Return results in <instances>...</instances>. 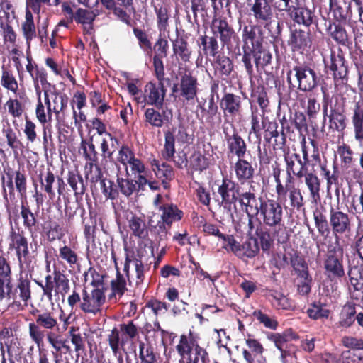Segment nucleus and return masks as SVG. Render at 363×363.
I'll use <instances>...</instances> for the list:
<instances>
[{
    "mask_svg": "<svg viewBox=\"0 0 363 363\" xmlns=\"http://www.w3.org/2000/svg\"><path fill=\"white\" fill-rule=\"evenodd\" d=\"M32 315L35 316V323H29V335L32 340L40 345L46 335L45 331L48 333L58 330L59 324L53 313H40L38 310H35L32 312Z\"/></svg>",
    "mask_w": 363,
    "mask_h": 363,
    "instance_id": "f257e3e1",
    "label": "nucleus"
},
{
    "mask_svg": "<svg viewBox=\"0 0 363 363\" xmlns=\"http://www.w3.org/2000/svg\"><path fill=\"white\" fill-rule=\"evenodd\" d=\"M272 54L260 41L257 40L253 48H245V52L242 55V61L245 65L247 73L251 76L254 72L252 60L253 59L257 71L263 69L265 66L270 64L272 61Z\"/></svg>",
    "mask_w": 363,
    "mask_h": 363,
    "instance_id": "f03ea898",
    "label": "nucleus"
},
{
    "mask_svg": "<svg viewBox=\"0 0 363 363\" xmlns=\"http://www.w3.org/2000/svg\"><path fill=\"white\" fill-rule=\"evenodd\" d=\"M250 10L257 23H265L264 27L268 28L272 36L278 38L281 35L282 23L278 21H272L273 11L267 0H255Z\"/></svg>",
    "mask_w": 363,
    "mask_h": 363,
    "instance_id": "7ed1b4c3",
    "label": "nucleus"
},
{
    "mask_svg": "<svg viewBox=\"0 0 363 363\" xmlns=\"http://www.w3.org/2000/svg\"><path fill=\"white\" fill-rule=\"evenodd\" d=\"M342 253L343 250L337 240L335 245H328L323 262L325 274L328 278H340L345 275Z\"/></svg>",
    "mask_w": 363,
    "mask_h": 363,
    "instance_id": "20e7f679",
    "label": "nucleus"
},
{
    "mask_svg": "<svg viewBox=\"0 0 363 363\" xmlns=\"http://www.w3.org/2000/svg\"><path fill=\"white\" fill-rule=\"evenodd\" d=\"M278 199L277 201L268 199L261 201L260 215L262 216L263 223L272 228H280L282 225L284 211Z\"/></svg>",
    "mask_w": 363,
    "mask_h": 363,
    "instance_id": "39448f33",
    "label": "nucleus"
},
{
    "mask_svg": "<svg viewBox=\"0 0 363 363\" xmlns=\"http://www.w3.org/2000/svg\"><path fill=\"white\" fill-rule=\"evenodd\" d=\"M30 298V281L27 278L21 277L18 279L14 289H12V284H11L8 288L1 291L0 295L1 301L6 298L12 301L13 304L18 306L21 305V302L23 303L24 306H27Z\"/></svg>",
    "mask_w": 363,
    "mask_h": 363,
    "instance_id": "423d86ee",
    "label": "nucleus"
},
{
    "mask_svg": "<svg viewBox=\"0 0 363 363\" xmlns=\"http://www.w3.org/2000/svg\"><path fill=\"white\" fill-rule=\"evenodd\" d=\"M292 75L296 79L298 89L303 91H311L317 85V76L314 70L303 67H295L287 73V80L289 85L295 87L291 81Z\"/></svg>",
    "mask_w": 363,
    "mask_h": 363,
    "instance_id": "0eeeda50",
    "label": "nucleus"
},
{
    "mask_svg": "<svg viewBox=\"0 0 363 363\" xmlns=\"http://www.w3.org/2000/svg\"><path fill=\"white\" fill-rule=\"evenodd\" d=\"M223 133L228 144L229 152L238 157V160L245 157L247 152V145L232 123L223 125Z\"/></svg>",
    "mask_w": 363,
    "mask_h": 363,
    "instance_id": "6e6552de",
    "label": "nucleus"
},
{
    "mask_svg": "<svg viewBox=\"0 0 363 363\" xmlns=\"http://www.w3.org/2000/svg\"><path fill=\"white\" fill-rule=\"evenodd\" d=\"M105 300L106 296L102 290L96 289L88 291L84 289L79 308L86 313L96 315L101 311V307L105 303Z\"/></svg>",
    "mask_w": 363,
    "mask_h": 363,
    "instance_id": "1a4fd4ad",
    "label": "nucleus"
},
{
    "mask_svg": "<svg viewBox=\"0 0 363 363\" xmlns=\"http://www.w3.org/2000/svg\"><path fill=\"white\" fill-rule=\"evenodd\" d=\"M284 161L286 162V171L287 173L286 183H291L292 175L298 179H301L308 172V167L306 161H303L299 154L296 152H284Z\"/></svg>",
    "mask_w": 363,
    "mask_h": 363,
    "instance_id": "9d476101",
    "label": "nucleus"
},
{
    "mask_svg": "<svg viewBox=\"0 0 363 363\" xmlns=\"http://www.w3.org/2000/svg\"><path fill=\"white\" fill-rule=\"evenodd\" d=\"M211 30L213 36L220 38L223 46H227L229 48L231 45V40L236 34L227 21L224 18L214 17L212 20Z\"/></svg>",
    "mask_w": 363,
    "mask_h": 363,
    "instance_id": "9b49d317",
    "label": "nucleus"
},
{
    "mask_svg": "<svg viewBox=\"0 0 363 363\" xmlns=\"http://www.w3.org/2000/svg\"><path fill=\"white\" fill-rule=\"evenodd\" d=\"M166 91L163 81H159L158 85L148 82L145 87V99L147 104L161 108L164 104Z\"/></svg>",
    "mask_w": 363,
    "mask_h": 363,
    "instance_id": "f8f14e48",
    "label": "nucleus"
},
{
    "mask_svg": "<svg viewBox=\"0 0 363 363\" xmlns=\"http://www.w3.org/2000/svg\"><path fill=\"white\" fill-rule=\"evenodd\" d=\"M330 225L335 235L350 233L351 219L347 213L331 208L330 211Z\"/></svg>",
    "mask_w": 363,
    "mask_h": 363,
    "instance_id": "ddd939ff",
    "label": "nucleus"
},
{
    "mask_svg": "<svg viewBox=\"0 0 363 363\" xmlns=\"http://www.w3.org/2000/svg\"><path fill=\"white\" fill-rule=\"evenodd\" d=\"M218 192L221 196L224 208L228 209L230 216L233 217L230 206L238 200V196H239L237 184L230 179H223L222 184L218 186Z\"/></svg>",
    "mask_w": 363,
    "mask_h": 363,
    "instance_id": "4468645a",
    "label": "nucleus"
},
{
    "mask_svg": "<svg viewBox=\"0 0 363 363\" xmlns=\"http://www.w3.org/2000/svg\"><path fill=\"white\" fill-rule=\"evenodd\" d=\"M287 43L292 51H304L311 44L310 33L308 30L291 28Z\"/></svg>",
    "mask_w": 363,
    "mask_h": 363,
    "instance_id": "2eb2a0df",
    "label": "nucleus"
},
{
    "mask_svg": "<svg viewBox=\"0 0 363 363\" xmlns=\"http://www.w3.org/2000/svg\"><path fill=\"white\" fill-rule=\"evenodd\" d=\"M180 95L186 101L193 100L197 94V79L192 76L191 73L185 70L184 73L180 72Z\"/></svg>",
    "mask_w": 363,
    "mask_h": 363,
    "instance_id": "dca6fc26",
    "label": "nucleus"
},
{
    "mask_svg": "<svg viewBox=\"0 0 363 363\" xmlns=\"http://www.w3.org/2000/svg\"><path fill=\"white\" fill-rule=\"evenodd\" d=\"M325 64L333 72L335 79H343L347 77L348 73L347 65L341 52L337 54L332 52L330 64L328 62H325Z\"/></svg>",
    "mask_w": 363,
    "mask_h": 363,
    "instance_id": "f3484780",
    "label": "nucleus"
},
{
    "mask_svg": "<svg viewBox=\"0 0 363 363\" xmlns=\"http://www.w3.org/2000/svg\"><path fill=\"white\" fill-rule=\"evenodd\" d=\"M258 203L256 196L250 191L245 192L239 195V201L242 206L245 207L247 215H257L261 211V198Z\"/></svg>",
    "mask_w": 363,
    "mask_h": 363,
    "instance_id": "a211bd4d",
    "label": "nucleus"
},
{
    "mask_svg": "<svg viewBox=\"0 0 363 363\" xmlns=\"http://www.w3.org/2000/svg\"><path fill=\"white\" fill-rule=\"evenodd\" d=\"M10 247H13L16 250L18 261L22 262V259L26 258L28 253L27 239L21 233L12 230L11 235Z\"/></svg>",
    "mask_w": 363,
    "mask_h": 363,
    "instance_id": "6ab92c4d",
    "label": "nucleus"
},
{
    "mask_svg": "<svg viewBox=\"0 0 363 363\" xmlns=\"http://www.w3.org/2000/svg\"><path fill=\"white\" fill-rule=\"evenodd\" d=\"M236 178L244 184L250 181L254 176L255 169L250 162L242 159L238 160L234 166Z\"/></svg>",
    "mask_w": 363,
    "mask_h": 363,
    "instance_id": "aec40b11",
    "label": "nucleus"
},
{
    "mask_svg": "<svg viewBox=\"0 0 363 363\" xmlns=\"http://www.w3.org/2000/svg\"><path fill=\"white\" fill-rule=\"evenodd\" d=\"M220 106L225 113L234 116L240 112L241 99L233 94H226L222 98Z\"/></svg>",
    "mask_w": 363,
    "mask_h": 363,
    "instance_id": "412c9836",
    "label": "nucleus"
},
{
    "mask_svg": "<svg viewBox=\"0 0 363 363\" xmlns=\"http://www.w3.org/2000/svg\"><path fill=\"white\" fill-rule=\"evenodd\" d=\"M352 123L354 127V138L356 140L363 141V105L356 103L353 109Z\"/></svg>",
    "mask_w": 363,
    "mask_h": 363,
    "instance_id": "4be33fe9",
    "label": "nucleus"
},
{
    "mask_svg": "<svg viewBox=\"0 0 363 363\" xmlns=\"http://www.w3.org/2000/svg\"><path fill=\"white\" fill-rule=\"evenodd\" d=\"M199 107L202 112L206 114V123L210 124L211 126H213L216 123L215 119L218 111V107L215 102L214 99H213V96H210L208 101L205 100L203 104H199ZM220 121L221 118L219 116L218 117L217 123H219Z\"/></svg>",
    "mask_w": 363,
    "mask_h": 363,
    "instance_id": "5701e85b",
    "label": "nucleus"
},
{
    "mask_svg": "<svg viewBox=\"0 0 363 363\" xmlns=\"http://www.w3.org/2000/svg\"><path fill=\"white\" fill-rule=\"evenodd\" d=\"M133 263L135 267V274H136V284H140L144 279V264L141 259V258H137L133 255H126L125 262L124 265V271L126 273V275L129 276V267L130 264Z\"/></svg>",
    "mask_w": 363,
    "mask_h": 363,
    "instance_id": "b1692460",
    "label": "nucleus"
},
{
    "mask_svg": "<svg viewBox=\"0 0 363 363\" xmlns=\"http://www.w3.org/2000/svg\"><path fill=\"white\" fill-rule=\"evenodd\" d=\"M291 18L297 23L309 26L313 23V15L311 10L296 6L289 12Z\"/></svg>",
    "mask_w": 363,
    "mask_h": 363,
    "instance_id": "393cba45",
    "label": "nucleus"
},
{
    "mask_svg": "<svg viewBox=\"0 0 363 363\" xmlns=\"http://www.w3.org/2000/svg\"><path fill=\"white\" fill-rule=\"evenodd\" d=\"M25 21L22 23L23 36L26 40L28 47H30V41L36 37L35 26L34 24L33 16L31 11L26 9Z\"/></svg>",
    "mask_w": 363,
    "mask_h": 363,
    "instance_id": "a878e982",
    "label": "nucleus"
},
{
    "mask_svg": "<svg viewBox=\"0 0 363 363\" xmlns=\"http://www.w3.org/2000/svg\"><path fill=\"white\" fill-rule=\"evenodd\" d=\"M303 177L305 179V184L309 190L311 198L316 201L320 199V179L316 174L312 172H306Z\"/></svg>",
    "mask_w": 363,
    "mask_h": 363,
    "instance_id": "bb28decb",
    "label": "nucleus"
},
{
    "mask_svg": "<svg viewBox=\"0 0 363 363\" xmlns=\"http://www.w3.org/2000/svg\"><path fill=\"white\" fill-rule=\"evenodd\" d=\"M173 52L184 62H189L192 53L188 43L183 38H177L173 42Z\"/></svg>",
    "mask_w": 363,
    "mask_h": 363,
    "instance_id": "cd10ccee",
    "label": "nucleus"
},
{
    "mask_svg": "<svg viewBox=\"0 0 363 363\" xmlns=\"http://www.w3.org/2000/svg\"><path fill=\"white\" fill-rule=\"evenodd\" d=\"M196 345L199 344L196 342L193 338L188 337L185 335H181L179 342L176 346L177 351L182 357V359L179 360V363H184V358L185 355H189L191 352L193 350H194Z\"/></svg>",
    "mask_w": 363,
    "mask_h": 363,
    "instance_id": "c85d7f7f",
    "label": "nucleus"
},
{
    "mask_svg": "<svg viewBox=\"0 0 363 363\" xmlns=\"http://www.w3.org/2000/svg\"><path fill=\"white\" fill-rule=\"evenodd\" d=\"M11 270L6 259L0 256V295L11 284Z\"/></svg>",
    "mask_w": 363,
    "mask_h": 363,
    "instance_id": "c756f323",
    "label": "nucleus"
},
{
    "mask_svg": "<svg viewBox=\"0 0 363 363\" xmlns=\"http://www.w3.org/2000/svg\"><path fill=\"white\" fill-rule=\"evenodd\" d=\"M152 166L153 171L155 172L156 176L162 179L163 183L164 180H172L174 177V171L172 167L166 163L160 164V162L153 160L151 162Z\"/></svg>",
    "mask_w": 363,
    "mask_h": 363,
    "instance_id": "7c9ffc66",
    "label": "nucleus"
},
{
    "mask_svg": "<svg viewBox=\"0 0 363 363\" xmlns=\"http://www.w3.org/2000/svg\"><path fill=\"white\" fill-rule=\"evenodd\" d=\"M259 251V247L257 239L250 237L240 245V254L238 257L252 258L258 254Z\"/></svg>",
    "mask_w": 363,
    "mask_h": 363,
    "instance_id": "2f4dec72",
    "label": "nucleus"
},
{
    "mask_svg": "<svg viewBox=\"0 0 363 363\" xmlns=\"http://www.w3.org/2000/svg\"><path fill=\"white\" fill-rule=\"evenodd\" d=\"M201 44L206 55L216 57L219 52V45L216 36L203 35L201 37Z\"/></svg>",
    "mask_w": 363,
    "mask_h": 363,
    "instance_id": "473e14b6",
    "label": "nucleus"
},
{
    "mask_svg": "<svg viewBox=\"0 0 363 363\" xmlns=\"http://www.w3.org/2000/svg\"><path fill=\"white\" fill-rule=\"evenodd\" d=\"M327 31L330 36L337 43L345 45L348 41V37L345 29L339 24L330 23Z\"/></svg>",
    "mask_w": 363,
    "mask_h": 363,
    "instance_id": "72a5a7b5",
    "label": "nucleus"
},
{
    "mask_svg": "<svg viewBox=\"0 0 363 363\" xmlns=\"http://www.w3.org/2000/svg\"><path fill=\"white\" fill-rule=\"evenodd\" d=\"M162 219L164 223L170 225L173 222L179 220L182 217V211L176 206L166 205L162 208Z\"/></svg>",
    "mask_w": 363,
    "mask_h": 363,
    "instance_id": "f704fd0d",
    "label": "nucleus"
},
{
    "mask_svg": "<svg viewBox=\"0 0 363 363\" xmlns=\"http://www.w3.org/2000/svg\"><path fill=\"white\" fill-rule=\"evenodd\" d=\"M67 182L74 191L75 195H82L85 191V186L82 176L77 171H69L67 174Z\"/></svg>",
    "mask_w": 363,
    "mask_h": 363,
    "instance_id": "c9c22d12",
    "label": "nucleus"
},
{
    "mask_svg": "<svg viewBox=\"0 0 363 363\" xmlns=\"http://www.w3.org/2000/svg\"><path fill=\"white\" fill-rule=\"evenodd\" d=\"M329 118V128L334 130L342 131L346 127L345 116L337 110H331Z\"/></svg>",
    "mask_w": 363,
    "mask_h": 363,
    "instance_id": "e433bc0d",
    "label": "nucleus"
},
{
    "mask_svg": "<svg viewBox=\"0 0 363 363\" xmlns=\"http://www.w3.org/2000/svg\"><path fill=\"white\" fill-rule=\"evenodd\" d=\"M1 84L5 89L16 93L18 89L17 80L14 77L11 71L2 66V75L1 78Z\"/></svg>",
    "mask_w": 363,
    "mask_h": 363,
    "instance_id": "4c0bfd02",
    "label": "nucleus"
},
{
    "mask_svg": "<svg viewBox=\"0 0 363 363\" xmlns=\"http://www.w3.org/2000/svg\"><path fill=\"white\" fill-rule=\"evenodd\" d=\"M128 226L132 230L133 234L140 238H143L147 235L145 223L142 218L133 216L128 220Z\"/></svg>",
    "mask_w": 363,
    "mask_h": 363,
    "instance_id": "58836bf2",
    "label": "nucleus"
},
{
    "mask_svg": "<svg viewBox=\"0 0 363 363\" xmlns=\"http://www.w3.org/2000/svg\"><path fill=\"white\" fill-rule=\"evenodd\" d=\"M286 194L289 193L290 206L296 210H300L304 205L303 197L299 189L294 186L287 185Z\"/></svg>",
    "mask_w": 363,
    "mask_h": 363,
    "instance_id": "ea45409f",
    "label": "nucleus"
},
{
    "mask_svg": "<svg viewBox=\"0 0 363 363\" xmlns=\"http://www.w3.org/2000/svg\"><path fill=\"white\" fill-rule=\"evenodd\" d=\"M115 143L118 144L116 138H113L110 133H106V138L102 140L101 143V155L104 158H111L116 150Z\"/></svg>",
    "mask_w": 363,
    "mask_h": 363,
    "instance_id": "a19ab883",
    "label": "nucleus"
},
{
    "mask_svg": "<svg viewBox=\"0 0 363 363\" xmlns=\"http://www.w3.org/2000/svg\"><path fill=\"white\" fill-rule=\"evenodd\" d=\"M273 177L274 178V182L276 184V194L277 198L280 202H286V190L287 185L290 183H286L284 185L280 179L281 169L279 168H275L273 170Z\"/></svg>",
    "mask_w": 363,
    "mask_h": 363,
    "instance_id": "79ce46f5",
    "label": "nucleus"
},
{
    "mask_svg": "<svg viewBox=\"0 0 363 363\" xmlns=\"http://www.w3.org/2000/svg\"><path fill=\"white\" fill-rule=\"evenodd\" d=\"M60 257L65 260L71 268L79 266V257L75 251L69 246L65 245L59 250Z\"/></svg>",
    "mask_w": 363,
    "mask_h": 363,
    "instance_id": "37998d69",
    "label": "nucleus"
},
{
    "mask_svg": "<svg viewBox=\"0 0 363 363\" xmlns=\"http://www.w3.org/2000/svg\"><path fill=\"white\" fill-rule=\"evenodd\" d=\"M21 216L23 219V224L26 228L32 232L38 225L37 219L33 213L28 206L22 205L21 207Z\"/></svg>",
    "mask_w": 363,
    "mask_h": 363,
    "instance_id": "c03bdc74",
    "label": "nucleus"
},
{
    "mask_svg": "<svg viewBox=\"0 0 363 363\" xmlns=\"http://www.w3.org/2000/svg\"><path fill=\"white\" fill-rule=\"evenodd\" d=\"M320 170L322 175L326 179L327 186L330 188L333 184H338L340 172L337 165L333 166V172H331L326 167L325 164H321Z\"/></svg>",
    "mask_w": 363,
    "mask_h": 363,
    "instance_id": "a18cd8bd",
    "label": "nucleus"
},
{
    "mask_svg": "<svg viewBox=\"0 0 363 363\" xmlns=\"http://www.w3.org/2000/svg\"><path fill=\"white\" fill-rule=\"evenodd\" d=\"M108 341L112 352L115 357L119 354L120 349L123 348L125 345L124 340H121L119 330L114 328L108 336Z\"/></svg>",
    "mask_w": 363,
    "mask_h": 363,
    "instance_id": "49530a36",
    "label": "nucleus"
},
{
    "mask_svg": "<svg viewBox=\"0 0 363 363\" xmlns=\"http://www.w3.org/2000/svg\"><path fill=\"white\" fill-rule=\"evenodd\" d=\"M216 68L221 75L229 76L233 71V65L231 60L224 55L216 56Z\"/></svg>",
    "mask_w": 363,
    "mask_h": 363,
    "instance_id": "de8ad7c7",
    "label": "nucleus"
},
{
    "mask_svg": "<svg viewBox=\"0 0 363 363\" xmlns=\"http://www.w3.org/2000/svg\"><path fill=\"white\" fill-rule=\"evenodd\" d=\"M81 147L83 150V155L85 159L89 162L97 163L99 160V155L96 150L95 145L92 143V139L90 141L82 140Z\"/></svg>",
    "mask_w": 363,
    "mask_h": 363,
    "instance_id": "09e8293b",
    "label": "nucleus"
},
{
    "mask_svg": "<svg viewBox=\"0 0 363 363\" xmlns=\"http://www.w3.org/2000/svg\"><path fill=\"white\" fill-rule=\"evenodd\" d=\"M117 186L123 195L129 197L137 190V182L135 180L118 177Z\"/></svg>",
    "mask_w": 363,
    "mask_h": 363,
    "instance_id": "8fccbe9b",
    "label": "nucleus"
},
{
    "mask_svg": "<svg viewBox=\"0 0 363 363\" xmlns=\"http://www.w3.org/2000/svg\"><path fill=\"white\" fill-rule=\"evenodd\" d=\"M348 275L350 284L353 286L354 290H360L363 286V284L361 283V281H363V267H352L350 269Z\"/></svg>",
    "mask_w": 363,
    "mask_h": 363,
    "instance_id": "3c124183",
    "label": "nucleus"
},
{
    "mask_svg": "<svg viewBox=\"0 0 363 363\" xmlns=\"http://www.w3.org/2000/svg\"><path fill=\"white\" fill-rule=\"evenodd\" d=\"M13 337V332L11 328L5 327L0 332V339L4 340L9 356H12L14 346L18 344L17 340H10Z\"/></svg>",
    "mask_w": 363,
    "mask_h": 363,
    "instance_id": "603ef678",
    "label": "nucleus"
},
{
    "mask_svg": "<svg viewBox=\"0 0 363 363\" xmlns=\"http://www.w3.org/2000/svg\"><path fill=\"white\" fill-rule=\"evenodd\" d=\"M145 121L153 127L161 128L164 121L161 113L154 108H148L145 111Z\"/></svg>",
    "mask_w": 363,
    "mask_h": 363,
    "instance_id": "864d4df0",
    "label": "nucleus"
},
{
    "mask_svg": "<svg viewBox=\"0 0 363 363\" xmlns=\"http://www.w3.org/2000/svg\"><path fill=\"white\" fill-rule=\"evenodd\" d=\"M256 28V26H244L242 31L243 52H245V48H252L253 45H255Z\"/></svg>",
    "mask_w": 363,
    "mask_h": 363,
    "instance_id": "5fc2aeb1",
    "label": "nucleus"
},
{
    "mask_svg": "<svg viewBox=\"0 0 363 363\" xmlns=\"http://www.w3.org/2000/svg\"><path fill=\"white\" fill-rule=\"evenodd\" d=\"M85 168L87 169L86 177L91 183L100 182L104 179L101 169L96 163L88 162Z\"/></svg>",
    "mask_w": 363,
    "mask_h": 363,
    "instance_id": "6e6d98bb",
    "label": "nucleus"
},
{
    "mask_svg": "<svg viewBox=\"0 0 363 363\" xmlns=\"http://www.w3.org/2000/svg\"><path fill=\"white\" fill-rule=\"evenodd\" d=\"M154 7L157 14L158 28L160 31H164L168 25L169 16L167 9L162 4H158Z\"/></svg>",
    "mask_w": 363,
    "mask_h": 363,
    "instance_id": "4d7b16f0",
    "label": "nucleus"
},
{
    "mask_svg": "<svg viewBox=\"0 0 363 363\" xmlns=\"http://www.w3.org/2000/svg\"><path fill=\"white\" fill-rule=\"evenodd\" d=\"M269 296L272 298V303L279 309L287 310L291 308L292 306L289 298L281 293L277 291H272Z\"/></svg>",
    "mask_w": 363,
    "mask_h": 363,
    "instance_id": "13d9d810",
    "label": "nucleus"
},
{
    "mask_svg": "<svg viewBox=\"0 0 363 363\" xmlns=\"http://www.w3.org/2000/svg\"><path fill=\"white\" fill-rule=\"evenodd\" d=\"M307 313L311 318L314 320L320 318H327L330 311L325 308L320 303H314L307 311Z\"/></svg>",
    "mask_w": 363,
    "mask_h": 363,
    "instance_id": "bf43d9fd",
    "label": "nucleus"
},
{
    "mask_svg": "<svg viewBox=\"0 0 363 363\" xmlns=\"http://www.w3.org/2000/svg\"><path fill=\"white\" fill-rule=\"evenodd\" d=\"M174 135L170 131L165 133V144L162 151V156L166 160H169L174 156L175 152L174 148Z\"/></svg>",
    "mask_w": 363,
    "mask_h": 363,
    "instance_id": "052dcab7",
    "label": "nucleus"
},
{
    "mask_svg": "<svg viewBox=\"0 0 363 363\" xmlns=\"http://www.w3.org/2000/svg\"><path fill=\"white\" fill-rule=\"evenodd\" d=\"M139 356L143 363H155L156 357L154 354L153 348L151 346H145L144 342H140Z\"/></svg>",
    "mask_w": 363,
    "mask_h": 363,
    "instance_id": "680f3d73",
    "label": "nucleus"
},
{
    "mask_svg": "<svg viewBox=\"0 0 363 363\" xmlns=\"http://www.w3.org/2000/svg\"><path fill=\"white\" fill-rule=\"evenodd\" d=\"M184 5L186 9H191L195 21L199 12L206 11V0H185Z\"/></svg>",
    "mask_w": 363,
    "mask_h": 363,
    "instance_id": "e2e57ef3",
    "label": "nucleus"
},
{
    "mask_svg": "<svg viewBox=\"0 0 363 363\" xmlns=\"http://www.w3.org/2000/svg\"><path fill=\"white\" fill-rule=\"evenodd\" d=\"M96 18L93 11L79 8L76 11V16L74 21L82 24H91Z\"/></svg>",
    "mask_w": 363,
    "mask_h": 363,
    "instance_id": "0e129e2a",
    "label": "nucleus"
},
{
    "mask_svg": "<svg viewBox=\"0 0 363 363\" xmlns=\"http://www.w3.org/2000/svg\"><path fill=\"white\" fill-rule=\"evenodd\" d=\"M54 281L56 287L62 294H67L69 290V281L65 274L59 271L54 272Z\"/></svg>",
    "mask_w": 363,
    "mask_h": 363,
    "instance_id": "69168bd1",
    "label": "nucleus"
},
{
    "mask_svg": "<svg viewBox=\"0 0 363 363\" xmlns=\"http://www.w3.org/2000/svg\"><path fill=\"white\" fill-rule=\"evenodd\" d=\"M221 239L224 242L223 247L228 251L233 252L238 257L239 254H240V244L235 240L234 237L231 235H223Z\"/></svg>",
    "mask_w": 363,
    "mask_h": 363,
    "instance_id": "338daca9",
    "label": "nucleus"
},
{
    "mask_svg": "<svg viewBox=\"0 0 363 363\" xmlns=\"http://www.w3.org/2000/svg\"><path fill=\"white\" fill-rule=\"evenodd\" d=\"M191 167L198 171L206 169L208 166L207 159L200 152L194 153L190 158Z\"/></svg>",
    "mask_w": 363,
    "mask_h": 363,
    "instance_id": "774afa93",
    "label": "nucleus"
}]
</instances>
